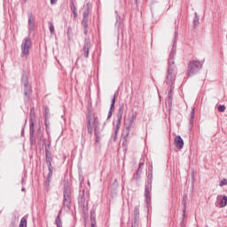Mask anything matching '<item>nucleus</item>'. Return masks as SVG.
Wrapping results in <instances>:
<instances>
[{
    "mask_svg": "<svg viewBox=\"0 0 227 227\" xmlns=\"http://www.w3.org/2000/svg\"><path fill=\"white\" fill-rule=\"evenodd\" d=\"M89 185H90V182H88Z\"/></svg>",
    "mask_w": 227,
    "mask_h": 227,
    "instance_id": "46",
    "label": "nucleus"
},
{
    "mask_svg": "<svg viewBox=\"0 0 227 227\" xmlns=\"http://www.w3.org/2000/svg\"><path fill=\"white\" fill-rule=\"evenodd\" d=\"M21 82L24 86V95L27 97V100L29 99V95L31 93V85H29V80L27 78V75H23L21 77Z\"/></svg>",
    "mask_w": 227,
    "mask_h": 227,
    "instance_id": "5",
    "label": "nucleus"
},
{
    "mask_svg": "<svg viewBox=\"0 0 227 227\" xmlns=\"http://www.w3.org/2000/svg\"><path fill=\"white\" fill-rule=\"evenodd\" d=\"M224 185H227V179L226 178H223L220 184H219V186L220 187H224Z\"/></svg>",
    "mask_w": 227,
    "mask_h": 227,
    "instance_id": "28",
    "label": "nucleus"
},
{
    "mask_svg": "<svg viewBox=\"0 0 227 227\" xmlns=\"http://www.w3.org/2000/svg\"><path fill=\"white\" fill-rule=\"evenodd\" d=\"M194 123V108L192 111L191 118H190V125H192Z\"/></svg>",
    "mask_w": 227,
    "mask_h": 227,
    "instance_id": "26",
    "label": "nucleus"
},
{
    "mask_svg": "<svg viewBox=\"0 0 227 227\" xmlns=\"http://www.w3.org/2000/svg\"><path fill=\"white\" fill-rule=\"evenodd\" d=\"M152 176H152V173H149V174H148V178H152Z\"/></svg>",
    "mask_w": 227,
    "mask_h": 227,
    "instance_id": "40",
    "label": "nucleus"
},
{
    "mask_svg": "<svg viewBox=\"0 0 227 227\" xmlns=\"http://www.w3.org/2000/svg\"><path fill=\"white\" fill-rule=\"evenodd\" d=\"M30 141L31 145H33V141H35V122L33 119H30Z\"/></svg>",
    "mask_w": 227,
    "mask_h": 227,
    "instance_id": "10",
    "label": "nucleus"
},
{
    "mask_svg": "<svg viewBox=\"0 0 227 227\" xmlns=\"http://www.w3.org/2000/svg\"><path fill=\"white\" fill-rule=\"evenodd\" d=\"M139 169H141V167H140V166H139L138 171H139Z\"/></svg>",
    "mask_w": 227,
    "mask_h": 227,
    "instance_id": "43",
    "label": "nucleus"
},
{
    "mask_svg": "<svg viewBox=\"0 0 227 227\" xmlns=\"http://www.w3.org/2000/svg\"><path fill=\"white\" fill-rule=\"evenodd\" d=\"M194 26H198L200 24V17H198V12H195V18L193 20Z\"/></svg>",
    "mask_w": 227,
    "mask_h": 227,
    "instance_id": "22",
    "label": "nucleus"
},
{
    "mask_svg": "<svg viewBox=\"0 0 227 227\" xmlns=\"http://www.w3.org/2000/svg\"><path fill=\"white\" fill-rule=\"evenodd\" d=\"M218 111L219 113H224V111H226V106H224V105H219Z\"/></svg>",
    "mask_w": 227,
    "mask_h": 227,
    "instance_id": "25",
    "label": "nucleus"
},
{
    "mask_svg": "<svg viewBox=\"0 0 227 227\" xmlns=\"http://www.w3.org/2000/svg\"><path fill=\"white\" fill-rule=\"evenodd\" d=\"M171 91H173L172 88H170V90H169V91L168 93V100H167V102H168V106H171V104L173 102V100L171 98Z\"/></svg>",
    "mask_w": 227,
    "mask_h": 227,
    "instance_id": "18",
    "label": "nucleus"
},
{
    "mask_svg": "<svg viewBox=\"0 0 227 227\" xmlns=\"http://www.w3.org/2000/svg\"><path fill=\"white\" fill-rule=\"evenodd\" d=\"M203 68V62L200 60H192L188 65V71L186 73L187 77H191L194 75V74H198V71Z\"/></svg>",
    "mask_w": 227,
    "mask_h": 227,
    "instance_id": "2",
    "label": "nucleus"
},
{
    "mask_svg": "<svg viewBox=\"0 0 227 227\" xmlns=\"http://www.w3.org/2000/svg\"><path fill=\"white\" fill-rule=\"evenodd\" d=\"M73 13H74V18H76V17H77V11L73 12Z\"/></svg>",
    "mask_w": 227,
    "mask_h": 227,
    "instance_id": "39",
    "label": "nucleus"
},
{
    "mask_svg": "<svg viewBox=\"0 0 227 227\" xmlns=\"http://www.w3.org/2000/svg\"><path fill=\"white\" fill-rule=\"evenodd\" d=\"M48 169H49V174H48V177H47V182L49 184V182H51V179L52 178V171H53V168H52V163H50V165L48 166Z\"/></svg>",
    "mask_w": 227,
    "mask_h": 227,
    "instance_id": "12",
    "label": "nucleus"
},
{
    "mask_svg": "<svg viewBox=\"0 0 227 227\" xmlns=\"http://www.w3.org/2000/svg\"><path fill=\"white\" fill-rule=\"evenodd\" d=\"M35 29V16L33 13H28V30L33 31Z\"/></svg>",
    "mask_w": 227,
    "mask_h": 227,
    "instance_id": "8",
    "label": "nucleus"
},
{
    "mask_svg": "<svg viewBox=\"0 0 227 227\" xmlns=\"http://www.w3.org/2000/svg\"><path fill=\"white\" fill-rule=\"evenodd\" d=\"M130 129H132V124L129 122V124L126 127L127 136L130 134Z\"/></svg>",
    "mask_w": 227,
    "mask_h": 227,
    "instance_id": "31",
    "label": "nucleus"
},
{
    "mask_svg": "<svg viewBox=\"0 0 227 227\" xmlns=\"http://www.w3.org/2000/svg\"><path fill=\"white\" fill-rule=\"evenodd\" d=\"M120 125H121V121H120V119H119L118 122L116 124V127H115V134H118V132L120 130Z\"/></svg>",
    "mask_w": 227,
    "mask_h": 227,
    "instance_id": "32",
    "label": "nucleus"
},
{
    "mask_svg": "<svg viewBox=\"0 0 227 227\" xmlns=\"http://www.w3.org/2000/svg\"><path fill=\"white\" fill-rule=\"evenodd\" d=\"M176 78V69L173 70L172 68H168L167 74V84H168V86H173Z\"/></svg>",
    "mask_w": 227,
    "mask_h": 227,
    "instance_id": "6",
    "label": "nucleus"
},
{
    "mask_svg": "<svg viewBox=\"0 0 227 227\" xmlns=\"http://www.w3.org/2000/svg\"><path fill=\"white\" fill-rule=\"evenodd\" d=\"M90 49H91V43H90V41H85V43H84V46H83V52H84V57L85 58H89Z\"/></svg>",
    "mask_w": 227,
    "mask_h": 227,
    "instance_id": "9",
    "label": "nucleus"
},
{
    "mask_svg": "<svg viewBox=\"0 0 227 227\" xmlns=\"http://www.w3.org/2000/svg\"><path fill=\"white\" fill-rule=\"evenodd\" d=\"M219 198H220V196L218 195V196L216 197L217 201H219Z\"/></svg>",
    "mask_w": 227,
    "mask_h": 227,
    "instance_id": "41",
    "label": "nucleus"
},
{
    "mask_svg": "<svg viewBox=\"0 0 227 227\" xmlns=\"http://www.w3.org/2000/svg\"><path fill=\"white\" fill-rule=\"evenodd\" d=\"M168 68L176 70V67H175V59H168Z\"/></svg>",
    "mask_w": 227,
    "mask_h": 227,
    "instance_id": "15",
    "label": "nucleus"
},
{
    "mask_svg": "<svg viewBox=\"0 0 227 227\" xmlns=\"http://www.w3.org/2000/svg\"><path fill=\"white\" fill-rule=\"evenodd\" d=\"M67 38H68V40H72V38L74 37V32L72 31V27H68L67 28Z\"/></svg>",
    "mask_w": 227,
    "mask_h": 227,
    "instance_id": "17",
    "label": "nucleus"
},
{
    "mask_svg": "<svg viewBox=\"0 0 227 227\" xmlns=\"http://www.w3.org/2000/svg\"><path fill=\"white\" fill-rule=\"evenodd\" d=\"M44 113H45V116H47L49 114V108L46 107L44 109Z\"/></svg>",
    "mask_w": 227,
    "mask_h": 227,
    "instance_id": "36",
    "label": "nucleus"
},
{
    "mask_svg": "<svg viewBox=\"0 0 227 227\" xmlns=\"http://www.w3.org/2000/svg\"><path fill=\"white\" fill-rule=\"evenodd\" d=\"M83 33L84 35H88V27H84Z\"/></svg>",
    "mask_w": 227,
    "mask_h": 227,
    "instance_id": "38",
    "label": "nucleus"
},
{
    "mask_svg": "<svg viewBox=\"0 0 227 227\" xmlns=\"http://www.w3.org/2000/svg\"><path fill=\"white\" fill-rule=\"evenodd\" d=\"M22 191H25L24 188H22Z\"/></svg>",
    "mask_w": 227,
    "mask_h": 227,
    "instance_id": "44",
    "label": "nucleus"
},
{
    "mask_svg": "<svg viewBox=\"0 0 227 227\" xmlns=\"http://www.w3.org/2000/svg\"><path fill=\"white\" fill-rule=\"evenodd\" d=\"M55 223H56L57 227L63 226V223L61 222V218L59 217V215L56 217Z\"/></svg>",
    "mask_w": 227,
    "mask_h": 227,
    "instance_id": "21",
    "label": "nucleus"
},
{
    "mask_svg": "<svg viewBox=\"0 0 227 227\" xmlns=\"http://www.w3.org/2000/svg\"><path fill=\"white\" fill-rule=\"evenodd\" d=\"M121 18L120 16L116 17V23H115V27H117V29H120V27L121 26V21H120Z\"/></svg>",
    "mask_w": 227,
    "mask_h": 227,
    "instance_id": "23",
    "label": "nucleus"
},
{
    "mask_svg": "<svg viewBox=\"0 0 227 227\" xmlns=\"http://www.w3.org/2000/svg\"><path fill=\"white\" fill-rule=\"evenodd\" d=\"M60 227H63V225H61Z\"/></svg>",
    "mask_w": 227,
    "mask_h": 227,
    "instance_id": "47",
    "label": "nucleus"
},
{
    "mask_svg": "<svg viewBox=\"0 0 227 227\" xmlns=\"http://www.w3.org/2000/svg\"><path fill=\"white\" fill-rule=\"evenodd\" d=\"M71 203H72V193H71L70 186L65 185L64 186L63 205H64V207L70 208Z\"/></svg>",
    "mask_w": 227,
    "mask_h": 227,
    "instance_id": "4",
    "label": "nucleus"
},
{
    "mask_svg": "<svg viewBox=\"0 0 227 227\" xmlns=\"http://www.w3.org/2000/svg\"><path fill=\"white\" fill-rule=\"evenodd\" d=\"M227 205V196H223V199L220 200V207L224 208Z\"/></svg>",
    "mask_w": 227,
    "mask_h": 227,
    "instance_id": "16",
    "label": "nucleus"
},
{
    "mask_svg": "<svg viewBox=\"0 0 227 227\" xmlns=\"http://www.w3.org/2000/svg\"><path fill=\"white\" fill-rule=\"evenodd\" d=\"M115 102H116V94H114V96L112 99V104L110 106V111L108 113V118H111V116H113V113L111 112V110L113 109V107H114Z\"/></svg>",
    "mask_w": 227,
    "mask_h": 227,
    "instance_id": "13",
    "label": "nucleus"
},
{
    "mask_svg": "<svg viewBox=\"0 0 227 227\" xmlns=\"http://www.w3.org/2000/svg\"><path fill=\"white\" fill-rule=\"evenodd\" d=\"M89 15H90V11H88L87 9L83 12V19H88Z\"/></svg>",
    "mask_w": 227,
    "mask_h": 227,
    "instance_id": "35",
    "label": "nucleus"
},
{
    "mask_svg": "<svg viewBox=\"0 0 227 227\" xmlns=\"http://www.w3.org/2000/svg\"><path fill=\"white\" fill-rule=\"evenodd\" d=\"M87 129H88V133L90 136H93V129H94L96 143H98L100 141V135L102 134V128H100V122L98 121V117L95 115H89Z\"/></svg>",
    "mask_w": 227,
    "mask_h": 227,
    "instance_id": "1",
    "label": "nucleus"
},
{
    "mask_svg": "<svg viewBox=\"0 0 227 227\" xmlns=\"http://www.w3.org/2000/svg\"><path fill=\"white\" fill-rule=\"evenodd\" d=\"M134 120H136V114H132V115L129 117L130 125H134Z\"/></svg>",
    "mask_w": 227,
    "mask_h": 227,
    "instance_id": "27",
    "label": "nucleus"
},
{
    "mask_svg": "<svg viewBox=\"0 0 227 227\" xmlns=\"http://www.w3.org/2000/svg\"><path fill=\"white\" fill-rule=\"evenodd\" d=\"M45 154H46V163L48 164V166H50V164H51V160L52 158H51V153H49V150H45Z\"/></svg>",
    "mask_w": 227,
    "mask_h": 227,
    "instance_id": "14",
    "label": "nucleus"
},
{
    "mask_svg": "<svg viewBox=\"0 0 227 227\" xmlns=\"http://www.w3.org/2000/svg\"><path fill=\"white\" fill-rule=\"evenodd\" d=\"M136 3H137V0H136Z\"/></svg>",
    "mask_w": 227,
    "mask_h": 227,
    "instance_id": "45",
    "label": "nucleus"
},
{
    "mask_svg": "<svg viewBox=\"0 0 227 227\" xmlns=\"http://www.w3.org/2000/svg\"><path fill=\"white\" fill-rule=\"evenodd\" d=\"M123 116V106H121L119 108V113H118V118H121Z\"/></svg>",
    "mask_w": 227,
    "mask_h": 227,
    "instance_id": "30",
    "label": "nucleus"
},
{
    "mask_svg": "<svg viewBox=\"0 0 227 227\" xmlns=\"http://www.w3.org/2000/svg\"><path fill=\"white\" fill-rule=\"evenodd\" d=\"M140 167H142L143 166V163H140V165H139Z\"/></svg>",
    "mask_w": 227,
    "mask_h": 227,
    "instance_id": "42",
    "label": "nucleus"
},
{
    "mask_svg": "<svg viewBox=\"0 0 227 227\" xmlns=\"http://www.w3.org/2000/svg\"><path fill=\"white\" fill-rule=\"evenodd\" d=\"M58 3V0H51V4H56Z\"/></svg>",
    "mask_w": 227,
    "mask_h": 227,
    "instance_id": "37",
    "label": "nucleus"
},
{
    "mask_svg": "<svg viewBox=\"0 0 227 227\" xmlns=\"http://www.w3.org/2000/svg\"><path fill=\"white\" fill-rule=\"evenodd\" d=\"M175 56H176V49L175 47H173L172 51H170V54H169V59H175Z\"/></svg>",
    "mask_w": 227,
    "mask_h": 227,
    "instance_id": "19",
    "label": "nucleus"
},
{
    "mask_svg": "<svg viewBox=\"0 0 227 227\" xmlns=\"http://www.w3.org/2000/svg\"><path fill=\"white\" fill-rule=\"evenodd\" d=\"M82 24L83 27H88V18H83Z\"/></svg>",
    "mask_w": 227,
    "mask_h": 227,
    "instance_id": "29",
    "label": "nucleus"
},
{
    "mask_svg": "<svg viewBox=\"0 0 227 227\" xmlns=\"http://www.w3.org/2000/svg\"><path fill=\"white\" fill-rule=\"evenodd\" d=\"M176 146L182 150L184 148V139L180 136H176L175 138Z\"/></svg>",
    "mask_w": 227,
    "mask_h": 227,
    "instance_id": "11",
    "label": "nucleus"
},
{
    "mask_svg": "<svg viewBox=\"0 0 227 227\" xmlns=\"http://www.w3.org/2000/svg\"><path fill=\"white\" fill-rule=\"evenodd\" d=\"M151 191H152V179H149L147 181V185L145 186V191L146 203H150V200H152V194L150 193Z\"/></svg>",
    "mask_w": 227,
    "mask_h": 227,
    "instance_id": "7",
    "label": "nucleus"
},
{
    "mask_svg": "<svg viewBox=\"0 0 227 227\" xmlns=\"http://www.w3.org/2000/svg\"><path fill=\"white\" fill-rule=\"evenodd\" d=\"M20 227H27V220L26 218H21Z\"/></svg>",
    "mask_w": 227,
    "mask_h": 227,
    "instance_id": "20",
    "label": "nucleus"
},
{
    "mask_svg": "<svg viewBox=\"0 0 227 227\" xmlns=\"http://www.w3.org/2000/svg\"><path fill=\"white\" fill-rule=\"evenodd\" d=\"M31 45H33L31 38L27 37L23 40L21 43V58H27L29 56Z\"/></svg>",
    "mask_w": 227,
    "mask_h": 227,
    "instance_id": "3",
    "label": "nucleus"
},
{
    "mask_svg": "<svg viewBox=\"0 0 227 227\" xmlns=\"http://www.w3.org/2000/svg\"><path fill=\"white\" fill-rule=\"evenodd\" d=\"M134 214H135L136 217H137L139 215V207H137V206L135 207Z\"/></svg>",
    "mask_w": 227,
    "mask_h": 227,
    "instance_id": "33",
    "label": "nucleus"
},
{
    "mask_svg": "<svg viewBox=\"0 0 227 227\" xmlns=\"http://www.w3.org/2000/svg\"><path fill=\"white\" fill-rule=\"evenodd\" d=\"M50 33L51 35H54V24L52 22H49Z\"/></svg>",
    "mask_w": 227,
    "mask_h": 227,
    "instance_id": "24",
    "label": "nucleus"
},
{
    "mask_svg": "<svg viewBox=\"0 0 227 227\" xmlns=\"http://www.w3.org/2000/svg\"><path fill=\"white\" fill-rule=\"evenodd\" d=\"M71 12H77V8H75V4H74V1L71 2Z\"/></svg>",
    "mask_w": 227,
    "mask_h": 227,
    "instance_id": "34",
    "label": "nucleus"
}]
</instances>
